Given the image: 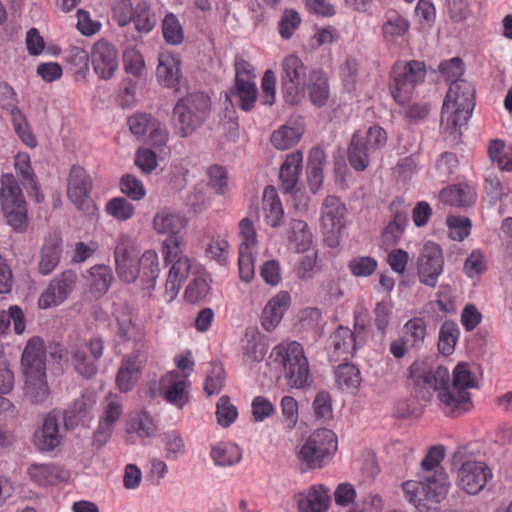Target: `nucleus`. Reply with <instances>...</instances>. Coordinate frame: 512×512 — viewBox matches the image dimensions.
Segmentation results:
<instances>
[{
  "mask_svg": "<svg viewBox=\"0 0 512 512\" xmlns=\"http://www.w3.org/2000/svg\"><path fill=\"white\" fill-rule=\"evenodd\" d=\"M62 255V241L58 237L45 239L40 251L38 269L40 274L49 275L58 266Z\"/></svg>",
  "mask_w": 512,
  "mask_h": 512,
  "instance_id": "nucleus-32",
  "label": "nucleus"
},
{
  "mask_svg": "<svg viewBox=\"0 0 512 512\" xmlns=\"http://www.w3.org/2000/svg\"><path fill=\"white\" fill-rule=\"evenodd\" d=\"M445 457V448L443 445H436L429 448L427 454L421 461L420 475H429L431 472H436L438 469H443L441 462Z\"/></svg>",
  "mask_w": 512,
  "mask_h": 512,
  "instance_id": "nucleus-53",
  "label": "nucleus"
},
{
  "mask_svg": "<svg viewBox=\"0 0 512 512\" xmlns=\"http://www.w3.org/2000/svg\"><path fill=\"white\" fill-rule=\"evenodd\" d=\"M115 262L137 259L138 251L135 241L129 234H120L114 251Z\"/></svg>",
  "mask_w": 512,
  "mask_h": 512,
  "instance_id": "nucleus-58",
  "label": "nucleus"
},
{
  "mask_svg": "<svg viewBox=\"0 0 512 512\" xmlns=\"http://www.w3.org/2000/svg\"><path fill=\"white\" fill-rule=\"evenodd\" d=\"M131 22L134 23L135 29L140 33L147 34L153 30L157 22L156 16L147 1L143 0L136 4Z\"/></svg>",
  "mask_w": 512,
  "mask_h": 512,
  "instance_id": "nucleus-43",
  "label": "nucleus"
},
{
  "mask_svg": "<svg viewBox=\"0 0 512 512\" xmlns=\"http://www.w3.org/2000/svg\"><path fill=\"white\" fill-rule=\"evenodd\" d=\"M337 450V438L330 429L314 431L298 452L299 460L308 469L321 468Z\"/></svg>",
  "mask_w": 512,
  "mask_h": 512,
  "instance_id": "nucleus-9",
  "label": "nucleus"
},
{
  "mask_svg": "<svg viewBox=\"0 0 512 512\" xmlns=\"http://www.w3.org/2000/svg\"><path fill=\"white\" fill-rule=\"evenodd\" d=\"M346 205L339 197L328 195L321 206V224L328 245L332 248L339 244V235L346 226Z\"/></svg>",
  "mask_w": 512,
  "mask_h": 512,
  "instance_id": "nucleus-11",
  "label": "nucleus"
},
{
  "mask_svg": "<svg viewBox=\"0 0 512 512\" xmlns=\"http://www.w3.org/2000/svg\"><path fill=\"white\" fill-rule=\"evenodd\" d=\"M301 138L299 129L282 126L271 135V143L278 150H287L294 146Z\"/></svg>",
  "mask_w": 512,
  "mask_h": 512,
  "instance_id": "nucleus-50",
  "label": "nucleus"
},
{
  "mask_svg": "<svg viewBox=\"0 0 512 512\" xmlns=\"http://www.w3.org/2000/svg\"><path fill=\"white\" fill-rule=\"evenodd\" d=\"M185 380H175L167 385L164 391V399L166 402L177 408L184 407L188 400V393L185 391Z\"/></svg>",
  "mask_w": 512,
  "mask_h": 512,
  "instance_id": "nucleus-55",
  "label": "nucleus"
},
{
  "mask_svg": "<svg viewBox=\"0 0 512 512\" xmlns=\"http://www.w3.org/2000/svg\"><path fill=\"white\" fill-rule=\"evenodd\" d=\"M162 34L165 42L169 45L178 46L184 41V29L178 17L167 13L161 23Z\"/></svg>",
  "mask_w": 512,
  "mask_h": 512,
  "instance_id": "nucleus-45",
  "label": "nucleus"
},
{
  "mask_svg": "<svg viewBox=\"0 0 512 512\" xmlns=\"http://www.w3.org/2000/svg\"><path fill=\"white\" fill-rule=\"evenodd\" d=\"M258 90L254 80L235 79L234 86L230 89L226 98L233 104V98L236 100L238 107L249 112L254 108L257 100Z\"/></svg>",
  "mask_w": 512,
  "mask_h": 512,
  "instance_id": "nucleus-29",
  "label": "nucleus"
},
{
  "mask_svg": "<svg viewBox=\"0 0 512 512\" xmlns=\"http://www.w3.org/2000/svg\"><path fill=\"white\" fill-rule=\"evenodd\" d=\"M25 377V395L32 403L45 402L50 394L46 380V374H26Z\"/></svg>",
  "mask_w": 512,
  "mask_h": 512,
  "instance_id": "nucleus-39",
  "label": "nucleus"
},
{
  "mask_svg": "<svg viewBox=\"0 0 512 512\" xmlns=\"http://www.w3.org/2000/svg\"><path fill=\"white\" fill-rule=\"evenodd\" d=\"M91 58L93 69L101 79L113 77L118 68V52L113 44L106 40L97 41L93 45Z\"/></svg>",
  "mask_w": 512,
  "mask_h": 512,
  "instance_id": "nucleus-21",
  "label": "nucleus"
},
{
  "mask_svg": "<svg viewBox=\"0 0 512 512\" xmlns=\"http://www.w3.org/2000/svg\"><path fill=\"white\" fill-rule=\"evenodd\" d=\"M326 163V155L319 147L310 150L307 163V178L310 191L316 194L323 182V165Z\"/></svg>",
  "mask_w": 512,
  "mask_h": 512,
  "instance_id": "nucleus-35",
  "label": "nucleus"
},
{
  "mask_svg": "<svg viewBox=\"0 0 512 512\" xmlns=\"http://www.w3.org/2000/svg\"><path fill=\"white\" fill-rule=\"evenodd\" d=\"M444 263L442 248L437 243L426 242L417 259L419 282L427 287L435 288L443 273Z\"/></svg>",
  "mask_w": 512,
  "mask_h": 512,
  "instance_id": "nucleus-13",
  "label": "nucleus"
},
{
  "mask_svg": "<svg viewBox=\"0 0 512 512\" xmlns=\"http://www.w3.org/2000/svg\"><path fill=\"white\" fill-rule=\"evenodd\" d=\"M59 414L53 410L43 419L41 426L34 432L33 443L42 453L54 451L62 441Z\"/></svg>",
  "mask_w": 512,
  "mask_h": 512,
  "instance_id": "nucleus-20",
  "label": "nucleus"
},
{
  "mask_svg": "<svg viewBox=\"0 0 512 512\" xmlns=\"http://www.w3.org/2000/svg\"><path fill=\"white\" fill-rule=\"evenodd\" d=\"M460 329L456 322L446 320L439 330L438 349L445 356L451 355L459 339Z\"/></svg>",
  "mask_w": 512,
  "mask_h": 512,
  "instance_id": "nucleus-42",
  "label": "nucleus"
},
{
  "mask_svg": "<svg viewBox=\"0 0 512 512\" xmlns=\"http://www.w3.org/2000/svg\"><path fill=\"white\" fill-rule=\"evenodd\" d=\"M92 291L98 295H104L113 281L112 270L106 265H95L88 270Z\"/></svg>",
  "mask_w": 512,
  "mask_h": 512,
  "instance_id": "nucleus-46",
  "label": "nucleus"
},
{
  "mask_svg": "<svg viewBox=\"0 0 512 512\" xmlns=\"http://www.w3.org/2000/svg\"><path fill=\"white\" fill-rule=\"evenodd\" d=\"M24 375L46 374V347L40 337L28 340L21 357Z\"/></svg>",
  "mask_w": 512,
  "mask_h": 512,
  "instance_id": "nucleus-23",
  "label": "nucleus"
},
{
  "mask_svg": "<svg viewBox=\"0 0 512 512\" xmlns=\"http://www.w3.org/2000/svg\"><path fill=\"white\" fill-rule=\"evenodd\" d=\"M30 480L38 486H54L69 479V472L55 464L32 463L27 468Z\"/></svg>",
  "mask_w": 512,
  "mask_h": 512,
  "instance_id": "nucleus-24",
  "label": "nucleus"
},
{
  "mask_svg": "<svg viewBox=\"0 0 512 512\" xmlns=\"http://www.w3.org/2000/svg\"><path fill=\"white\" fill-rule=\"evenodd\" d=\"M491 469L481 461H465L457 469V485L469 495H477L492 478Z\"/></svg>",
  "mask_w": 512,
  "mask_h": 512,
  "instance_id": "nucleus-15",
  "label": "nucleus"
},
{
  "mask_svg": "<svg viewBox=\"0 0 512 512\" xmlns=\"http://www.w3.org/2000/svg\"><path fill=\"white\" fill-rule=\"evenodd\" d=\"M263 210L265 221L273 228L283 223L284 210L281 200L273 186H267L263 193Z\"/></svg>",
  "mask_w": 512,
  "mask_h": 512,
  "instance_id": "nucleus-34",
  "label": "nucleus"
},
{
  "mask_svg": "<svg viewBox=\"0 0 512 512\" xmlns=\"http://www.w3.org/2000/svg\"><path fill=\"white\" fill-rule=\"evenodd\" d=\"M127 124L135 137L154 147L165 146L169 139L166 126L149 113H134L128 117Z\"/></svg>",
  "mask_w": 512,
  "mask_h": 512,
  "instance_id": "nucleus-12",
  "label": "nucleus"
},
{
  "mask_svg": "<svg viewBox=\"0 0 512 512\" xmlns=\"http://www.w3.org/2000/svg\"><path fill=\"white\" fill-rule=\"evenodd\" d=\"M426 75L427 67L423 61L410 60L395 64L390 82V91L395 102L399 105L409 103L415 88L424 83Z\"/></svg>",
  "mask_w": 512,
  "mask_h": 512,
  "instance_id": "nucleus-7",
  "label": "nucleus"
},
{
  "mask_svg": "<svg viewBox=\"0 0 512 512\" xmlns=\"http://www.w3.org/2000/svg\"><path fill=\"white\" fill-rule=\"evenodd\" d=\"M158 60L156 76L159 83L167 88H177L182 77L180 59L170 52H163Z\"/></svg>",
  "mask_w": 512,
  "mask_h": 512,
  "instance_id": "nucleus-26",
  "label": "nucleus"
},
{
  "mask_svg": "<svg viewBox=\"0 0 512 512\" xmlns=\"http://www.w3.org/2000/svg\"><path fill=\"white\" fill-rule=\"evenodd\" d=\"M446 224L449 229V236L455 241H463L471 229V221L467 217L450 215L446 218Z\"/></svg>",
  "mask_w": 512,
  "mask_h": 512,
  "instance_id": "nucleus-57",
  "label": "nucleus"
},
{
  "mask_svg": "<svg viewBox=\"0 0 512 512\" xmlns=\"http://www.w3.org/2000/svg\"><path fill=\"white\" fill-rule=\"evenodd\" d=\"M291 297L287 291H280L265 305L261 324L266 331H272L279 325L285 312L290 307Z\"/></svg>",
  "mask_w": 512,
  "mask_h": 512,
  "instance_id": "nucleus-25",
  "label": "nucleus"
},
{
  "mask_svg": "<svg viewBox=\"0 0 512 512\" xmlns=\"http://www.w3.org/2000/svg\"><path fill=\"white\" fill-rule=\"evenodd\" d=\"M11 121L15 133L22 143L29 148H35L38 144L37 139L33 134L30 124L22 110H16L11 115Z\"/></svg>",
  "mask_w": 512,
  "mask_h": 512,
  "instance_id": "nucleus-48",
  "label": "nucleus"
},
{
  "mask_svg": "<svg viewBox=\"0 0 512 512\" xmlns=\"http://www.w3.org/2000/svg\"><path fill=\"white\" fill-rule=\"evenodd\" d=\"M458 167V159L456 154L452 152H443L438 157L435 168L441 181L448 180Z\"/></svg>",
  "mask_w": 512,
  "mask_h": 512,
  "instance_id": "nucleus-64",
  "label": "nucleus"
},
{
  "mask_svg": "<svg viewBox=\"0 0 512 512\" xmlns=\"http://www.w3.org/2000/svg\"><path fill=\"white\" fill-rule=\"evenodd\" d=\"M439 198L444 204L453 207H469L475 203L477 194L467 184H455L443 188L440 191Z\"/></svg>",
  "mask_w": 512,
  "mask_h": 512,
  "instance_id": "nucleus-31",
  "label": "nucleus"
},
{
  "mask_svg": "<svg viewBox=\"0 0 512 512\" xmlns=\"http://www.w3.org/2000/svg\"><path fill=\"white\" fill-rule=\"evenodd\" d=\"M94 396L82 394L64 411L63 418L67 427L76 425L95 405Z\"/></svg>",
  "mask_w": 512,
  "mask_h": 512,
  "instance_id": "nucleus-40",
  "label": "nucleus"
},
{
  "mask_svg": "<svg viewBox=\"0 0 512 512\" xmlns=\"http://www.w3.org/2000/svg\"><path fill=\"white\" fill-rule=\"evenodd\" d=\"M307 67L296 55L286 56L281 64V93L284 101L292 106L299 105L305 95Z\"/></svg>",
  "mask_w": 512,
  "mask_h": 512,
  "instance_id": "nucleus-10",
  "label": "nucleus"
},
{
  "mask_svg": "<svg viewBox=\"0 0 512 512\" xmlns=\"http://www.w3.org/2000/svg\"><path fill=\"white\" fill-rule=\"evenodd\" d=\"M335 377L340 389L358 388L361 383L360 371L351 363L339 364L335 371Z\"/></svg>",
  "mask_w": 512,
  "mask_h": 512,
  "instance_id": "nucleus-47",
  "label": "nucleus"
},
{
  "mask_svg": "<svg viewBox=\"0 0 512 512\" xmlns=\"http://www.w3.org/2000/svg\"><path fill=\"white\" fill-rule=\"evenodd\" d=\"M307 90L310 102L318 108L324 107L330 97V86L326 74L315 69L309 73Z\"/></svg>",
  "mask_w": 512,
  "mask_h": 512,
  "instance_id": "nucleus-30",
  "label": "nucleus"
},
{
  "mask_svg": "<svg viewBox=\"0 0 512 512\" xmlns=\"http://www.w3.org/2000/svg\"><path fill=\"white\" fill-rule=\"evenodd\" d=\"M224 376L223 366L219 363H212L204 383V391L208 396L221 391L224 385Z\"/></svg>",
  "mask_w": 512,
  "mask_h": 512,
  "instance_id": "nucleus-63",
  "label": "nucleus"
},
{
  "mask_svg": "<svg viewBox=\"0 0 512 512\" xmlns=\"http://www.w3.org/2000/svg\"><path fill=\"white\" fill-rule=\"evenodd\" d=\"M329 489L322 485L311 486L306 493L298 495L299 512H325L330 503Z\"/></svg>",
  "mask_w": 512,
  "mask_h": 512,
  "instance_id": "nucleus-27",
  "label": "nucleus"
},
{
  "mask_svg": "<svg viewBox=\"0 0 512 512\" xmlns=\"http://www.w3.org/2000/svg\"><path fill=\"white\" fill-rule=\"evenodd\" d=\"M104 351L101 338H92L84 345L71 350V363L75 371L86 379L95 377L98 372V362Z\"/></svg>",
  "mask_w": 512,
  "mask_h": 512,
  "instance_id": "nucleus-14",
  "label": "nucleus"
},
{
  "mask_svg": "<svg viewBox=\"0 0 512 512\" xmlns=\"http://www.w3.org/2000/svg\"><path fill=\"white\" fill-rule=\"evenodd\" d=\"M418 481H406L402 484L404 496L408 502L421 510L423 501L439 503L448 493L450 482L444 469H438L429 475L418 476Z\"/></svg>",
  "mask_w": 512,
  "mask_h": 512,
  "instance_id": "nucleus-5",
  "label": "nucleus"
},
{
  "mask_svg": "<svg viewBox=\"0 0 512 512\" xmlns=\"http://www.w3.org/2000/svg\"><path fill=\"white\" fill-rule=\"evenodd\" d=\"M0 207L8 225L16 231H25L28 219L27 203L13 174H5L1 179Z\"/></svg>",
  "mask_w": 512,
  "mask_h": 512,
  "instance_id": "nucleus-6",
  "label": "nucleus"
},
{
  "mask_svg": "<svg viewBox=\"0 0 512 512\" xmlns=\"http://www.w3.org/2000/svg\"><path fill=\"white\" fill-rule=\"evenodd\" d=\"M216 416L218 424L222 427H229L236 420L238 411L236 406L230 403L228 396L223 395L219 398Z\"/></svg>",
  "mask_w": 512,
  "mask_h": 512,
  "instance_id": "nucleus-62",
  "label": "nucleus"
},
{
  "mask_svg": "<svg viewBox=\"0 0 512 512\" xmlns=\"http://www.w3.org/2000/svg\"><path fill=\"white\" fill-rule=\"evenodd\" d=\"M158 255L153 250H147L138 260V278L145 289L153 290L159 276Z\"/></svg>",
  "mask_w": 512,
  "mask_h": 512,
  "instance_id": "nucleus-33",
  "label": "nucleus"
},
{
  "mask_svg": "<svg viewBox=\"0 0 512 512\" xmlns=\"http://www.w3.org/2000/svg\"><path fill=\"white\" fill-rule=\"evenodd\" d=\"M475 107V88L465 79H456L450 83L442 105L440 126L454 134L466 126Z\"/></svg>",
  "mask_w": 512,
  "mask_h": 512,
  "instance_id": "nucleus-2",
  "label": "nucleus"
},
{
  "mask_svg": "<svg viewBox=\"0 0 512 512\" xmlns=\"http://www.w3.org/2000/svg\"><path fill=\"white\" fill-rule=\"evenodd\" d=\"M106 212L119 221H127L133 217L135 207L124 197H115L106 204Z\"/></svg>",
  "mask_w": 512,
  "mask_h": 512,
  "instance_id": "nucleus-54",
  "label": "nucleus"
},
{
  "mask_svg": "<svg viewBox=\"0 0 512 512\" xmlns=\"http://www.w3.org/2000/svg\"><path fill=\"white\" fill-rule=\"evenodd\" d=\"M347 267L355 277H369L377 270L378 262L371 256H356L349 260Z\"/></svg>",
  "mask_w": 512,
  "mask_h": 512,
  "instance_id": "nucleus-52",
  "label": "nucleus"
},
{
  "mask_svg": "<svg viewBox=\"0 0 512 512\" xmlns=\"http://www.w3.org/2000/svg\"><path fill=\"white\" fill-rule=\"evenodd\" d=\"M437 71L446 81L462 79L465 71L463 60L460 57H453L439 63Z\"/></svg>",
  "mask_w": 512,
  "mask_h": 512,
  "instance_id": "nucleus-61",
  "label": "nucleus"
},
{
  "mask_svg": "<svg viewBox=\"0 0 512 512\" xmlns=\"http://www.w3.org/2000/svg\"><path fill=\"white\" fill-rule=\"evenodd\" d=\"M301 17L294 9H285L278 23L279 34L283 39H290L301 24Z\"/></svg>",
  "mask_w": 512,
  "mask_h": 512,
  "instance_id": "nucleus-59",
  "label": "nucleus"
},
{
  "mask_svg": "<svg viewBox=\"0 0 512 512\" xmlns=\"http://www.w3.org/2000/svg\"><path fill=\"white\" fill-rule=\"evenodd\" d=\"M476 380L467 363H458L453 370V379L440 385L438 400L446 415L458 417L473 407L469 388L476 387Z\"/></svg>",
  "mask_w": 512,
  "mask_h": 512,
  "instance_id": "nucleus-3",
  "label": "nucleus"
},
{
  "mask_svg": "<svg viewBox=\"0 0 512 512\" xmlns=\"http://www.w3.org/2000/svg\"><path fill=\"white\" fill-rule=\"evenodd\" d=\"M386 18L382 26L383 36L386 41L394 43L408 32L410 24L405 17L396 12L388 14Z\"/></svg>",
  "mask_w": 512,
  "mask_h": 512,
  "instance_id": "nucleus-44",
  "label": "nucleus"
},
{
  "mask_svg": "<svg viewBox=\"0 0 512 512\" xmlns=\"http://www.w3.org/2000/svg\"><path fill=\"white\" fill-rule=\"evenodd\" d=\"M290 227L292 233L290 241L295 244L297 252H306L312 244V233L308 224L302 220L293 219Z\"/></svg>",
  "mask_w": 512,
  "mask_h": 512,
  "instance_id": "nucleus-49",
  "label": "nucleus"
},
{
  "mask_svg": "<svg viewBox=\"0 0 512 512\" xmlns=\"http://www.w3.org/2000/svg\"><path fill=\"white\" fill-rule=\"evenodd\" d=\"M210 457L216 466H234L241 461L242 450L236 444L220 442L212 446Z\"/></svg>",
  "mask_w": 512,
  "mask_h": 512,
  "instance_id": "nucleus-38",
  "label": "nucleus"
},
{
  "mask_svg": "<svg viewBox=\"0 0 512 512\" xmlns=\"http://www.w3.org/2000/svg\"><path fill=\"white\" fill-rule=\"evenodd\" d=\"M302 160L303 155L299 151L292 152L286 157L279 172V187L283 193L289 194L295 190Z\"/></svg>",
  "mask_w": 512,
  "mask_h": 512,
  "instance_id": "nucleus-28",
  "label": "nucleus"
},
{
  "mask_svg": "<svg viewBox=\"0 0 512 512\" xmlns=\"http://www.w3.org/2000/svg\"><path fill=\"white\" fill-rule=\"evenodd\" d=\"M371 154L372 152L368 150L360 137V131L354 132L347 151V159L350 166L358 172L364 171L370 163Z\"/></svg>",
  "mask_w": 512,
  "mask_h": 512,
  "instance_id": "nucleus-37",
  "label": "nucleus"
},
{
  "mask_svg": "<svg viewBox=\"0 0 512 512\" xmlns=\"http://www.w3.org/2000/svg\"><path fill=\"white\" fill-rule=\"evenodd\" d=\"M187 218L170 208H162L153 217V228L158 234L166 235L163 241L162 253L167 259L175 257L180 249L185 248L181 232L187 226Z\"/></svg>",
  "mask_w": 512,
  "mask_h": 512,
  "instance_id": "nucleus-8",
  "label": "nucleus"
},
{
  "mask_svg": "<svg viewBox=\"0 0 512 512\" xmlns=\"http://www.w3.org/2000/svg\"><path fill=\"white\" fill-rule=\"evenodd\" d=\"M267 364L283 371L286 385L291 389L307 390L313 384L309 362L299 342H282L273 347Z\"/></svg>",
  "mask_w": 512,
  "mask_h": 512,
  "instance_id": "nucleus-1",
  "label": "nucleus"
},
{
  "mask_svg": "<svg viewBox=\"0 0 512 512\" xmlns=\"http://www.w3.org/2000/svg\"><path fill=\"white\" fill-rule=\"evenodd\" d=\"M211 112L210 97L203 92H193L180 98L173 108V123L180 137H187L199 129Z\"/></svg>",
  "mask_w": 512,
  "mask_h": 512,
  "instance_id": "nucleus-4",
  "label": "nucleus"
},
{
  "mask_svg": "<svg viewBox=\"0 0 512 512\" xmlns=\"http://www.w3.org/2000/svg\"><path fill=\"white\" fill-rule=\"evenodd\" d=\"M118 331L117 335L122 341H129L136 337L137 327L134 323L133 314L128 307L118 310L115 314Z\"/></svg>",
  "mask_w": 512,
  "mask_h": 512,
  "instance_id": "nucleus-51",
  "label": "nucleus"
},
{
  "mask_svg": "<svg viewBox=\"0 0 512 512\" xmlns=\"http://www.w3.org/2000/svg\"><path fill=\"white\" fill-rule=\"evenodd\" d=\"M403 338L411 348L420 349L427 334V325L424 318L414 317L409 319L403 326Z\"/></svg>",
  "mask_w": 512,
  "mask_h": 512,
  "instance_id": "nucleus-41",
  "label": "nucleus"
},
{
  "mask_svg": "<svg viewBox=\"0 0 512 512\" xmlns=\"http://www.w3.org/2000/svg\"><path fill=\"white\" fill-rule=\"evenodd\" d=\"M77 274L73 270H65L54 277L38 299L41 309H48L62 304L75 289Z\"/></svg>",
  "mask_w": 512,
  "mask_h": 512,
  "instance_id": "nucleus-17",
  "label": "nucleus"
},
{
  "mask_svg": "<svg viewBox=\"0 0 512 512\" xmlns=\"http://www.w3.org/2000/svg\"><path fill=\"white\" fill-rule=\"evenodd\" d=\"M360 137L372 153L382 149L387 142V132L378 125L369 127L365 132L360 131Z\"/></svg>",
  "mask_w": 512,
  "mask_h": 512,
  "instance_id": "nucleus-56",
  "label": "nucleus"
},
{
  "mask_svg": "<svg viewBox=\"0 0 512 512\" xmlns=\"http://www.w3.org/2000/svg\"><path fill=\"white\" fill-rule=\"evenodd\" d=\"M140 375L141 367L138 359L136 357L124 359L116 375L118 389L123 393L131 391L138 382Z\"/></svg>",
  "mask_w": 512,
  "mask_h": 512,
  "instance_id": "nucleus-36",
  "label": "nucleus"
},
{
  "mask_svg": "<svg viewBox=\"0 0 512 512\" xmlns=\"http://www.w3.org/2000/svg\"><path fill=\"white\" fill-rule=\"evenodd\" d=\"M365 338H358L357 334L343 325H339L329 336V360L337 362L353 357L356 351L364 345Z\"/></svg>",
  "mask_w": 512,
  "mask_h": 512,
  "instance_id": "nucleus-18",
  "label": "nucleus"
},
{
  "mask_svg": "<svg viewBox=\"0 0 512 512\" xmlns=\"http://www.w3.org/2000/svg\"><path fill=\"white\" fill-rule=\"evenodd\" d=\"M92 188L93 181L88 172L79 165H73L67 178V197L77 209L82 211L90 209Z\"/></svg>",
  "mask_w": 512,
  "mask_h": 512,
  "instance_id": "nucleus-16",
  "label": "nucleus"
},
{
  "mask_svg": "<svg viewBox=\"0 0 512 512\" xmlns=\"http://www.w3.org/2000/svg\"><path fill=\"white\" fill-rule=\"evenodd\" d=\"M449 370L441 365L429 367L425 361L416 360L409 367V379L417 387L432 388L439 393L440 385L447 382Z\"/></svg>",
  "mask_w": 512,
  "mask_h": 512,
  "instance_id": "nucleus-19",
  "label": "nucleus"
},
{
  "mask_svg": "<svg viewBox=\"0 0 512 512\" xmlns=\"http://www.w3.org/2000/svg\"><path fill=\"white\" fill-rule=\"evenodd\" d=\"M183 251L184 249H180L176 256L170 259L164 256L166 264L172 263L165 283V293L170 300L177 296L191 270V260L188 256L183 255Z\"/></svg>",
  "mask_w": 512,
  "mask_h": 512,
  "instance_id": "nucleus-22",
  "label": "nucleus"
},
{
  "mask_svg": "<svg viewBox=\"0 0 512 512\" xmlns=\"http://www.w3.org/2000/svg\"><path fill=\"white\" fill-rule=\"evenodd\" d=\"M120 190L123 194L134 201L142 200L146 195V190L142 181L131 174H126L121 177Z\"/></svg>",
  "mask_w": 512,
  "mask_h": 512,
  "instance_id": "nucleus-60",
  "label": "nucleus"
}]
</instances>
